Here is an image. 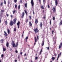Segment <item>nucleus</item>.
Segmentation results:
<instances>
[{
    "mask_svg": "<svg viewBox=\"0 0 62 62\" xmlns=\"http://www.w3.org/2000/svg\"><path fill=\"white\" fill-rule=\"evenodd\" d=\"M11 45L12 46H13L14 48H15L16 47V48L18 47V42L16 43V44L15 43H14V41H12Z\"/></svg>",
    "mask_w": 62,
    "mask_h": 62,
    "instance_id": "obj_1",
    "label": "nucleus"
},
{
    "mask_svg": "<svg viewBox=\"0 0 62 62\" xmlns=\"http://www.w3.org/2000/svg\"><path fill=\"white\" fill-rule=\"evenodd\" d=\"M16 19L15 18L14 20H13V21H11L10 22V23L9 24L11 25V26H12L13 25V24H15L16 23Z\"/></svg>",
    "mask_w": 62,
    "mask_h": 62,
    "instance_id": "obj_2",
    "label": "nucleus"
},
{
    "mask_svg": "<svg viewBox=\"0 0 62 62\" xmlns=\"http://www.w3.org/2000/svg\"><path fill=\"white\" fill-rule=\"evenodd\" d=\"M31 4L32 8H33V7L34 6V2H33V0H31Z\"/></svg>",
    "mask_w": 62,
    "mask_h": 62,
    "instance_id": "obj_3",
    "label": "nucleus"
},
{
    "mask_svg": "<svg viewBox=\"0 0 62 62\" xmlns=\"http://www.w3.org/2000/svg\"><path fill=\"white\" fill-rule=\"evenodd\" d=\"M34 30L35 31V33H38L39 31V30L37 28L34 29Z\"/></svg>",
    "mask_w": 62,
    "mask_h": 62,
    "instance_id": "obj_4",
    "label": "nucleus"
},
{
    "mask_svg": "<svg viewBox=\"0 0 62 62\" xmlns=\"http://www.w3.org/2000/svg\"><path fill=\"white\" fill-rule=\"evenodd\" d=\"M62 53L61 52L59 54H59H58V57L57 59V60H58V58H59V57H60V56H61V55Z\"/></svg>",
    "mask_w": 62,
    "mask_h": 62,
    "instance_id": "obj_5",
    "label": "nucleus"
},
{
    "mask_svg": "<svg viewBox=\"0 0 62 62\" xmlns=\"http://www.w3.org/2000/svg\"><path fill=\"white\" fill-rule=\"evenodd\" d=\"M20 22H18V23H17V25H18V28H19V26H20Z\"/></svg>",
    "mask_w": 62,
    "mask_h": 62,
    "instance_id": "obj_6",
    "label": "nucleus"
},
{
    "mask_svg": "<svg viewBox=\"0 0 62 62\" xmlns=\"http://www.w3.org/2000/svg\"><path fill=\"white\" fill-rule=\"evenodd\" d=\"M53 41H55L56 40V36H55L54 37H53Z\"/></svg>",
    "mask_w": 62,
    "mask_h": 62,
    "instance_id": "obj_7",
    "label": "nucleus"
},
{
    "mask_svg": "<svg viewBox=\"0 0 62 62\" xmlns=\"http://www.w3.org/2000/svg\"><path fill=\"white\" fill-rule=\"evenodd\" d=\"M24 15V12H23L22 14V16H21L22 18H23Z\"/></svg>",
    "mask_w": 62,
    "mask_h": 62,
    "instance_id": "obj_8",
    "label": "nucleus"
},
{
    "mask_svg": "<svg viewBox=\"0 0 62 62\" xmlns=\"http://www.w3.org/2000/svg\"><path fill=\"white\" fill-rule=\"evenodd\" d=\"M62 43H61L59 46V49H60L61 47H62Z\"/></svg>",
    "mask_w": 62,
    "mask_h": 62,
    "instance_id": "obj_9",
    "label": "nucleus"
},
{
    "mask_svg": "<svg viewBox=\"0 0 62 62\" xmlns=\"http://www.w3.org/2000/svg\"><path fill=\"white\" fill-rule=\"evenodd\" d=\"M53 12H55L56 11V9L54 7L53 8Z\"/></svg>",
    "mask_w": 62,
    "mask_h": 62,
    "instance_id": "obj_10",
    "label": "nucleus"
},
{
    "mask_svg": "<svg viewBox=\"0 0 62 62\" xmlns=\"http://www.w3.org/2000/svg\"><path fill=\"white\" fill-rule=\"evenodd\" d=\"M55 4L56 6H57V5L58 4V2L57 1V0H55Z\"/></svg>",
    "mask_w": 62,
    "mask_h": 62,
    "instance_id": "obj_11",
    "label": "nucleus"
},
{
    "mask_svg": "<svg viewBox=\"0 0 62 62\" xmlns=\"http://www.w3.org/2000/svg\"><path fill=\"white\" fill-rule=\"evenodd\" d=\"M4 35L5 36H7L8 35V34H7V32H6L5 31H4Z\"/></svg>",
    "mask_w": 62,
    "mask_h": 62,
    "instance_id": "obj_12",
    "label": "nucleus"
},
{
    "mask_svg": "<svg viewBox=\"0 0 62 62\" xmlns=\"http://www.w3.org/2000/svg\"><path fill=\"white\" fill-rule=\"evenodd\" d=\"M7 32L8 34H9L10 33V30L9 29H7Z\"/></svg>",
    "mask_w": 62,
    "mask_h": 62,
    "instance_id": "obj_13",
    "label": "nucleus"
},
{
    "mask_svg": "<svg viewBox=\"0 0 62 62\" xmlns=\"http://www.w3.org/2000/svg\"><path fill=\"white\" fill-rule=\"evenodd\" d=\"M42 42L43 43L42 44V45L43 46V45H44V40H43L42 41Z\"/></svg>",
    "mask_w": 62,
    "mask_h": 62,
    "instance_id": "obj_14",
    "label": "nucleus"
},
{
    "mask_svg": "<svg viewBox=\"0 0 62 62\" xmlns=\"http://www.w3.org/2000/svg\"><path fill=\"white\" fill-rule=\"evenodd\" d=\"M39 25L40 27H41L42 26V22H41L40 23V24Z\"/></svg>",
    "mask_w": 62,
    "mask_h": 62,
    "instance_id": "obj_15",
    "label": "nucleus"
},
{
    "mask_svg": "<svg viewBox=\"0 0 62 62\" xmlns=\"http://www.w3.org/2000/svg\"><path fill=\"white\" fill-rule=\"evenodd\" d=\"M9 45V43L8 42H7L6 43V46L7 47H8V45Z\"/></svg>",
    "mask_w": 62,
    "mask_h": 62,
    "instance_id": "obj_16",
    "label": "nucleus"
},
{
    "mask_svg": "<svg viewBox=\"0 0 62 62\" xmlns=\"http://www.w3.org/2000/svg\"><path fill=\"white\" fill-rule=\"evenodd\" d=\"M35 23L36 24H37V23H38V20H37V19H35Z\"/></svg>",
    "mask_w": 62,
    "mask_h": 62,
    "instance_id": "obj_17",
    "label": "nucleus"
},
{
    "mask_svg": "<svg viewBox=\"0 0 62 62\" xmlns=\"http://www.w3.org/2000/svg\"><path fill=\"white\" fill-rule=\"evenodd\" d=\"M35 42H37V39H36V37H35Z\"/></svg>",
    "mask_w": 62,
    "mask_h": 62,
    "instance_id": "obj_18",
    "label": "nucleus"
},
{
    "mask_svg": "<svg viewBox=\"0 0 62 62\" xmlns=\"http://www.w3.org/2000/svg\"><path fill=\"white\" fill-rule=\"evenodd\" d=\"M6 49L4 48V47H3V50L4 51H6Z\"/></svg>",
    "mask_w": 62,
    "mask_h": 62,
    "instance_id": "obj_19",
    "label": "nucleus"
},
{
    "mask_svg": "<svg viewBox=\"0 0 62 62\" xmlns=\"http://www.w3.org/2000/svg\"><path fill=\"white\" fill-rule=\"evenodd\" d=\"M46 48H47V50H49L50 49V47H46Z\"/></svg>",
    "mask_w": 62,
    "mask_h": 62,
    "instance_id": "obj_20",
    "label": "nucleus"
},
{
    "mask_svg": "<svg viewBox=\"0 0 62 62\" xmlns=\"http://www.w3.org/2000/svg\"><path fill=\"white\" fill-rule=\"evenodd\" d=\"M28 20L27 19L25 21V22H26V23H27V22H28Z\"/></svg>",
    "mask_w": 62,
    "mask_h": 62,
    "instance_id": "obj_21",
    "label": "nucleus"
},
{
    "mask_svg": "<svg viewBox=\"0 0 62 62\" xmlns=\"http://www.w3.org/2000/svg\"><path fill=\"white\" fill-rule=\"evenodd\" d=\"M5 23L7 25V24H8V22H7V21L6 20L5 22Z\"/></svg>",
    "mask_w": 62,
    "mask_h": 62,
    "instance_id": "obj_22",
    "label": "nucleus"
},
{
    "mask_svg": "<svg viewBox=\"0 0 62 62\" xmlns=\"http://www.w3.org/2000/svg\"><path fill=\"white\" fill-rule=\"evenodd\" d=\"M30 25L31 26H32V23H31V22H29Z\"/></svg>",
    "mask_w": 62,
    "mask_h": 62,
    "instance_id": "obj_23",
    "label": "nucleus"
},
{
    "mask_svg": "<svg viewBox=\"0 0 62 62\" xmlns=\"http://www.w3.org/2000/svg\"><path fill=\"white\" fill-rule=\"evenodd\" d=\"M20 56L19 55L18 56V59L20 60Z\"/></svg>",
    "mask_w": 62,
    "mask_h": 62,
    "instance_id": "obj_24",
    "label": "nucleus"
},
{
    "mask_svg": "<svg viewBox=\"0 0 62 62\" xmlns=\"http://www.w3.org/2000/svg\"><path fill=\"white\" fill-rule=\"evenodd\" d=\"M24 11L25 13L26 14V15H27V12L25 10H24Z\"/></svg>",
    "mask_w": 62,
    "mask_h": 62,
    "instance_id": "obj_25",
    "label": "nucleus"
},
{
    "mask_svg": "<svg viewBox=\"0 0 62 62\" xmlns=\"http://www.w3.org/2000/svg\"><path fill=\"white\" fill-rule=\"evenodd\" d=\"M0 41L1 42L3 43L4 41V40H3L1 39L0 40Z\"/></svg>",
    "mask_w": 62,
    "mask_h": 62,
    "instance_id": "obj_26",
    "label": "nucleus"
},
{
    "mask_svg": "<svg viewBox=\"0 0 62 62\" xmlns=\"http://www.w3.org/2000/svg\"><path fill=\"white\" fill-rule=\"evenodd\" d=\"M16 12V10H15L14 11H13V14H14V13H15Z\"/></svg>",
    "mask_w": 62,
    "mask_h": 62,
    "instance_id": "obj_27",
    "label": "nucleus"
},
{
    "mask_svg": "<svg viewBox=\"0 0 62 62\" xmlns=\"http://www.w3.org/2000/svg\"><path fill=\"white\" fill-rule=\"evenodd\" d=\"M52 59L53 60H54V59H55V58L54 57H52Z\"/></svg>",
    "mask_w": 62,
    "mask_h": 62,
    "instance_id": "obj_28",
    "label": "nucleus"
},
{
    "mask_svg": "<svg viewBox=\"0 0 62 62\" xmlns=\"http://www.w3.org/2000/svg\"><path fill=\"white\" fill-rule=\"evenodd\" d=\"M41 8H42V9H44V7H43V6H42L41 7Z\"/></svg>",
    "mask_w": 62,
    "mask_h": 62,
    "instance_id": "obj_29",
    "label": "nucleus"
},
{
    "mask_svg": "<svg viewBox=\"0 0 62 62\" xmlns=\"http://www.w3.org/2000/svg\"><path fill=\"white\" fill-rule=\"evenodd\" d=\"M4 4H6V0H4Z\"/></svg>",
    "mask_w": 62,
    "mask_h": 62,
    "instance_id": "obj_30",
    "label": "nucleus"
},
{
    "mask_svg": "<svg viewBox=\"0 0 62 62\" xmlns=\"http://www.w3.org/2000/svg\"><path fill=\"white\" fill-rule=\"evenodd\" d=\"M15 8L16 9H17V5L16 4L15 5Z\"/></svg>",
    "mask_w": 62,
    "mask_h": 62,
    "instance_id": "obj_31",
    "label": "nucleus"
},
{
    "mask_svg": "<svg viewBox=\"0 0 62 62\" xmlns=\"http://www.w3.org/2000/svg\"><path fill=\"white\" fill-rule=\"evenodd\" d=\"M25 7L26 8L27 7V3H26L25 5Z\"/></svg>",
    "mask_w": 62,
    "mask_h": 62,
    "instance_id": "obj_32",
    "label": "nucleus"
},
{
    "mask_svg": "<svg viewBox=\"0 0 62 62\" xmlns=\"http://www.w3.org/2000/svg\"><path fill=\"white\" fill-rule=\"evenodd\" d=\"M14 31H15V32L16 31V29L15 28L14 29Z\"/></svg>",
    "mask_w": 62,
    "mask_h": 62,
    "instance_id": "obj_33",
    "label": "nucleus"
},
{
    "mask_svg": "<svg viewBox=\"0 0 62 62\" xmlns=\"http://www.w3.org/2000/svg\"><path fill=\"white\" fill-rule=\"evenodd\" d=\"M3 2H2L1 3H0V5L1 6H3Z\"/></svg>",
    "mask_w": 62,
    "mask_h": 62,
    "instance_id": "obj_34",
    "label": "nucleus"
},
{
    "mask_svg": "<svg viewBox=\"0 0 62 62\" xmlns=\"http://www.w3.org/2000/svg\"><path fill=\"white\" fill-rule=\"evenodd\" d=\"M41 52H42V49H41L39 54H41Z\"/></svg>",
    "mask_w": 62,
    "mask_h": 62,
    "instance_id": "obj_35",
    "label": "nucleus"
},
{
    "mask_svg": "<svg viewBox=\"0 0 62 62\" xmlns=\"http://www.w3.org/2000/svg\"><path fill=\"white\" fill-rule=\"evenodd\" d=\"M53 20H55V17H53Z\"/></svg>",
    "mask_w": 62,
    "mask_h": 62,
    "instance_id": "obj_36",
    "label": "nucleus"
},
{
    "mask_svg": "<svg viewBox=\"0 0 62 62\" xmlns=\"http://www.w3.org/2000/svg\"><path fill=\"white\" fill-rule=\"evenodd\" d=\"M28 37H26L25 38V39H26V40H27V39H28Z\"/></svg>",
    "mask_w": 62,
    "mask_h": 62,
    "instance_id": "obj_37",
    "label": "nucleus"
},
{
    "mask_svg": "<svg viewBox=\"0 0 62 62\" xmlns=\"http://www.w3.org/2000/svg\"><path fill=\"white\" fill-rule=\"evenodd\" d=\"M17 0H14V1L15 3H16L17 2Z\"/></svg>",
    "mask_w": 62,
    "mask_h": 62,
    "instance_id": "obj_38",
    "label": "nucleus"
},
{
    "mask_svg": "<svg viewBox=\"0 0 62 62\" xmlns=\"http://www.w3.org/2000/svg\"><path fill=\"white\" fill-rule=\"evenodd\" d=\"M29 17L30 18V19L31 20V16H29Z\"/></svg>",
    "mask_w": 62,
    "mask_h": 62,
    "instance_id": "obj_39",
    "label": "nucleus"
},
{
    "mask_svg": "<svg viewBox=\"0 0 62 62\" xmlns=\"http://www.w3.org/2000/svg\"><path fill=\"white\" fill-rule=\"evenodd\" d=\"M20 2L21 4H22V0H20Z\"/></svg>",
    "mask_w": 62,
    "mask_h": 62,
    "instance_id": "obj_40",
    "label": "nucleus"
},
{
    "mask_svg": "<svg viewBox=\"0 0 62 62\" xmlns=\"http://www.w3.org/2000/svg\"><path fill=\"white\" fill-rule=\"evenodd\" d=\"M20 5H19L18 6V9H20Z\"/></svg>",
    "mask_w": 62,
    "mask_h": 62,
    "instance_id": "obj_41",
    "label": "nucleus"
},
{
    "mask_svg": "<svg viewBox=\"0 0 62 62\" xmlns=\"http://www.w3.org/2000/svg\"><path fill=\"white\" fill-rule=\"evenodd\" d=\"M43 0V4L44 5V4H45V3H44V2H45V0Z\"/></svg>",
    "mask_w": 62,
    "mask_h": 62,
    "instance_id": "obj_42",
    "label": "nucleus"
},
{
    "mask_svg": "<svg viewBox=\"0 0 62 62\" xmlns=\"http://www.w3.org/2000/svg\"><path fill=\"white\" fill-rule=\"evenodd\" d=\"M15 52L16 53H18V51L17 50H16L15 51Z\"/></svg>",
    "mask_w": 62,
    "mask_h": 62,
    "instance_id": "obj_43",
    "label": "nucleus"
},
{
    "mask_svg": "<svg viewBox=\"0 0 62 62\" xmlns=\"http://www.w3.org/2000/svg\"><path fill=\"white\" fill-rule=\"evenodd\" d=\"M1 57H4V55L2 54L1 55Z\"/></svg>",
    "mask_w": 62,
    "mask_h": 62,
    "instance_id": "obj_44",
    "label": "nucleus"
},
{
    "mask_svg": "<svg viewBox=\"0 0 62 62\" xmlns=\"http://www.w3.org/2000/svg\"><path fill=\"white\" fill-rule=\"evenodd\" d=\"M1 11L2 12H4V10H1Z\"/></svg>",
    "mask_w": 62,
    "mask_h": 62,
    "instance_id": "obj_45",
    "label": "nucleus"
},
{
    "mask_svg": "<svg viewBox=\"0 0 62 62\" xmlns=\"http://www.w3.org/2000/svg\"><path fill=\"white\" fill-rule=\"evenodd\" d=\"M48 8H50V6L49 4L48 5Z\"/></svg>",
    "mask_w": 62,
    "mask_h": 62,
    "instance_id": "obj_46",
    "label": "nucleus"
},
{
    "mask_svg": "<svg viewBox=\"0 0 62 62\" xmlns=\"http://www.w3.org/2000/svg\"><path fill=\"white\" fill-rule=\"evenodd\" d=\"M38 57H35V59H38Z\"/></svg>",
    "mask_w": 62,
    "mask_h": 62,
    "instance_id": "obj_47",
    "label": "nucleus"
},
{
    "mask_svg": "<svg viewBox=\"0 0 62 62\" xmlns=\"http://www.w3.org/2000/svg\"><path fill=\"white\" fill-rule=\"evenodd\" d=\"M52 34H54V31H52Z\"/></svg>",
    "mask_w": 62,
    "mask_h": 62,
    "instance_id": "obj_48",
    "label": "nucleus"
},
{
    "mask_svg": "<svg viewBox=\"0 0 62 62\" xmlns=\"http://www.w3.org/2000/svg\"><path fill=\"white\" fill-rule=\"evenodd\" d=\"M33 14H35V13L34 12V10H33Z\"/></svg>",
    "mask_w": 62,
    "mask_h": 62,
    "instance_id": "obj_49",
    "label": "nucleus"
},
{
    "mask_svg": "<svg viewBox=\"0 0 62 62\" xmlns=\"http://www.w3.org/2000/svg\"><path fill=\"white\" fill-rule=\"evenodd\" d=\"M8 4L9 5V3H10L9 1V0H8Z\"/></svg>",
    "mask_w": 62,
    "mask_h": 62,
    "instance_id": "obj_50",
    "label": "nucleus"
},
{
    "mask_svg": "<svg viewBox=\"0 0 62 62\" xmlns=\"http://www.w3.org/2000/svg\"><path fill=\"white\" fill-rule=\"evenodd\" d=\"M51 20H50V24H51Z\"/></svg>",
    "mask_w": 62,
    "mask_h": 62,
    "instance_id": "obj_51",
    "label": "nucleus"
},
{
    "mask_svg": "<svg viewBox=\"0 0 62 62\" xmlns=\"http://www.w3.org/2000/svg\"><path fill=\"white\" fill-rule=\"evenodd\" d=\"M54 55L55 56H56L57 55H56V54H54Z\"/></svg>",
    "mask_w": 62,
    "mask_h": 62,
    "instance_id": "obj_52",
    "label": "nucleus"
},
{
    "mask_svg": "<svg viewBox=\"0 0 62 62\" xmlns=\"http://www.w3.org/2000/svg\"><path fill=\"white\" fill-rule=\"evenodd\" d=\"M22 54H23V53L22 52H21L20 53V54H21V55H22Z\"/></svg>",
    "mask_w": 62,
    "mask_h": 62,
    "instance_id": "obj_53",
    "label": "nucleus"
},
{
    "mask_svg": "<svg viewBox=\"0 0 62 62\" xmlns=\"http://www.w3.org/2000/svg\"><path fill=\"white\" fill-rule=\"evenodd\" d=\"M37 39H39V36H38L37 37Z\"/></svg>",
    "mask_w": 62,
    "mask_h": 62,
    "instance_id": "obj_54",
    "label": "nucleus"
},
{
    "mask_svg": "<svg viewBox=\"0 0 62 62\" xmlns=\"http://www.w3.org/2000/svg\"><path fill=\"white\" fill-rule=\"evenodd\" d=\"M15 62H17V60H16L15 61Z\"/></svg>",
    "mask_w": 62,
    "mask_h": 62,
    "instance_id": "obj_55",
    "label": "nucleus"
},
{
    "mask_svg": "<svg viewBox=\"0 0 62 62\" xmlns=\"http://www.w3.org/2000/svg\"><path fill=\"white\" fill-rule=\"evenodd\" d=\"M13 17V16H12V15H11V18H12V17Z\"/></svg>",
    "mask_w": 62,
    "mask_h": 62,
    "instance_id": "obj_56",
    "label": "nucleus"
},
{
    "mask_svg": "<svg viewBox=\"0 0 62 62\" xmlns=\"http://www.w3.org/2000/svg\"><path fill=\"white\" fill-rule=\"evenodd\" d=\"M7 17H8V16H9V15H8V14H7Z\"/></svg>",
    "mask_w": 62,
    "mask_h": 62,
    "instance_id": "obj_57",
    "label": "nucleus"
},
{
    "mask_svg": "<svg viewBox=\"0 0 62 62\" xmlns=\"http://www.w3.org/2000/svg\"><path fill=\"white\" fill-rule=\"evenodd\" d=\"M24 56H26V54H24Z\"/></svg>",
    "mask_w": 62,
    "mask_h": 62,
    "instance_id": "obj_58",
    "label": "nucleus"
},
{
    "mask_svg": "<svg viewBox=\"0 0 62 62\" xmlns=\"http://www.w3.org/2000/svg\"><path fill=\"white\" fill-rule=\"evenodd\" d=\"M43 18H44V19H45L46 18L44 16Z\"/></svg>",
    "mask_w": 62,
    "mask_h": 62,
    "instance_id": "obj_59",
    "label": "nucleus"
},
{
    "mask_svg": "<svg viewBox=\"0 0 62 62\" xmlns=\"http://www.w3.org/2000/svg\"><path fill=\"white\" fill-rule=\"evenodd\" d=\"M13 56V55L12 54L11 55V56Z\"/></svg>",
    "mask_w": 62,
    "mask_h": 62,
    "instance_id": "obj_60",
    "label": "nucleus"
},
{
    "mask_svg": "<svg viewBox=\"0 0 62 62\" xmlns=\"http://www.w3.org/2000/svg\"><path fill=\"white\" fill-rule=\"evenodd\" d=\"M41 1V0H39V2H40Z\"/></svg>",
    "mask_w": 62,
    "mask_h": 62,
    "instance_id": "obj_61",
    "label": "nucleus"
},
{
    "mask_svg": "<svg viewBox=\"0 0 62 62\" xmlns=\"http://www.w3.org/2000/svg\"><path fill=\"white\" fill-rule=\"evenodd\" d=\"M1 23V20H0V23Z\"/></svg>",
    "mask_w": 62,
    "mask_h": 62,
    "instance_id": "obj_62",
    "label": "nucleus"
},
{
    "mask_svg": "<svg viewBox=\"0 0 62 62\" xmlns=\"http://www.w3.org/2000/svg\"><path fill=\"white\" fill-rule=\"evenodd\" d=\"M24 33V31H23V35Z\"/></svg>",
    "mask_w": 62,
    "mask_h": 62,
    "instance_id": "obj_63",
    "label": "nucleus"
},
{
    "mask_svg": "<svg viewBox=\"0 0 62 62\" xmlns=\"http://www.w3.org/2000/svg\"><path fill=\"white\" fill-rule=\"evenodd\" d=\"M34 45H36V43H34Z\"/></svg>",
    "mask_w": 62,
    "mask_h": 62,
    "instance_id": "obj_64",
    "label": "nucleus"
}]
</instances>
